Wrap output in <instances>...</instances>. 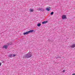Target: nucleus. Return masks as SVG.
Returning a JSON list of instances; mask_svg holds the SVG:
<instances>
[{"instance_id": "1", "label": "nucleus", "mask_w": 75, "mask_h": 75, "mask_svg": "<svg viewBox=\"0 0 75 75\" xmlns=\"http://www.w3.org/2000/svg\"><path fill=\"white\" fill-rule=\"evenodd\" d=\"M31 57H32V54L31 52L28 53L25 56V58H30Z\"/></svg>"}, {"instance_id": "17", "label": "nucleus", "mask_w": 75, "mask_h": 75, "mask_svg": "<svg viewBox=\"0 0 75 75\" xmlns=\"http://www.w3.org/2000/svg\"><path fill=\"white\" fill-rule=\"evenodd\" d=\"M72 75H75V73L73 74H72Z\"/></svg>"}, {"instance_id": "16", "label": "nucleus", "mask_w": 75, "mask_h": 75, "mask_svg": "<svg viewBox=\"0 0 75 75\" xmlns=\"http://www.w3.org/2000/svg\"><path fill=\"white\" fill-rule=\"evenodd\" d=\"M1 63H0V67L1 66Z\"/></svg>"}, {"instance_id": "6", "label": "nucleus", "mask_w": 75, "mask_h": 75, "mask_svg": "<svg viewBox=\"0 0 75 75\" xmlns=\"http://www.w3.org/2000/svg\"><path fill=\"white\" fill-rule=\"evenodd\" d=\"M29 34V33H28V32H27L24 33H23V34H24V35H27V34Z\"/></svg>"}, {"instance_id": "11", "label": "nucleus", "mask_w": 75, "mask_h": 75, "mask_svg": "<svg viewBox=\"0 0 75 75\" xmlns=\"http://www.w3.org/2000/svg\"><path fill=\"white\" fill-rule=\"evenodd\" d=\"M34 11V9H30V12H33V11Z\"/></svg>"}, {"instance_id": "4", "label": "nucleus", "mask_w": 75, "mask_h": 75, "mask_svg": "<svg viewBox=\"0 0 75 75\" xmlns=\"http://www.w3.org/2000/svg\"><path fill=\"white\" fill-rule=\"evenodd\" d=\"M8 47V46L7 45H4L3 46V48H5V49H7V48Z\"/></svg>"}, {"instance_id": "10", "label": "nucleus", "mask_w": 75, "mask_h": 75, "mask_svg": "<svg viewBox=\"0 0 75 75\" xmlns=\"http://www.w3.org/2000/svg\"><path fill=\"white\" fill-rule=\"evenodd\" d=\"M37 25L38 27H40L41 26V24L38 23Z\"/></svg>"}, {"instance_id": "3", "label": "nucleus", "mask_w": 75, "mask_h": 75, "mask_svg": "<svg viewBox=\"0 0 75 75\" xmlns=\"http://www.w3.org/2000/svg\"><path fill=\"white\" fill-rule=\"evenodd\" d=\"M69 48H70V47H71V48H75V44H73L72 45H71V46H69Z\"/></svg>"}, {"instance_id": "13", "label": "nucleus", "mask_w": 75, "mask_h": 75, "mask_svg": "<svg viewBox=\"0 0 75 75\" xmlns=\"http://www.w3.org/2000/svg\"><path fill=\"white\" fill-rule=\"evenodd\" d=\"M53 14H54V12H52L51 13V15H53Z\"/></svg>"}, {"instance_id": "14", "label": "nucleus", "mask_w": 75, "mask_h": 75, "mask_svg": "<svg viewBox=\"0 0 75 75\" xmlns=\"http://www.w3.org/2000/svg\"><path fill=\"white\" fill-rule=\"evenodd\" d=\"M65 70H64L62 71V72L64 73L65 72Z\"/></svg>"}, {"instance_id": "2", "label": "nucleus", "mask_w": 75, "mask_h": 75, "mask_svg": "<svg viewBox=\"0 0 75 75\" xmlns=\"http://www.w3.org/2000/svg\"><path fill=\"white\" fill-rule=\"evenodd\" d=\"M62 19H63V20H65V19H66V18H67V17H66V15H63L62 16Z\"/></svg>"}, {"instance_id": "8", "label": "nucleus", "mask_w": 75, "mask_h": 75, "mask_svg": "<svg viewBox=\"0 0 75 75\" xmlns=\"http://www.w3.org/2000/svg\"><path fill=\"white\" fill-rule=\"evenodd\" d=\"M13 55V54H10L8 56V57H9L10 58H11L12 57V55Z\"/></svg>"}, {"instance_id": "5", "label": "nucleus", "mask_w": 75, "mask_h": 75, "mask_svg": "<svg viewBox=\"0 0 75 75\" xmlns=\"http://www.w3.org/2000/svg\"><path fill=\"white\" fill-rule=\"evenodd\" d=\"M48 22V21H45L42 22V24H46V23H47Z\"/></svg>"}, {"instance_id": "9", "label": "nucleus", "mask_w": 75, "mask_h": 75, "mask_svg": "<svg viewBox=\"0 0 75 75\" xmlns=\"http://www.w3.org/2000/svg\"><path fill=\"white\" fill-rule=\"evenodd\" d=\"M39 10L40 11H44V9L42 8H40L39 9Z\"/></svg>"}, {"instance_id": "18", "label": "nucleus", "mask_w": 75, "mask_h": 75, "mask_svg": "<svg viewBox=\"0 0 75 75\" xmlns=\"http://www.w3.org/2000/svg\"><path fill=\"white\" fill-rule=\"evenodd\" d=\"M8 45H11V44H8Z\"/></svg>"}, {"instance_id": "15", "label": "nucleus", "mask_w": 75, "mask_h": 75, "mask_svg": "<svg viewBox=\"0 0 75 75\" xmlns=\"http://www.w3.org/2000/svg\"><path fill=\"white\" fill-rule=\"evenodd\" d=\"M16 54H13V57H15L16 56Z\"/></svg>"}, {"instance_id": "12", "label": "nucleus", "mask_w": 75, "mask_h": 75, "mask_svg": "<svg viewBox=\"0 0 75 75\" xmlns=\"http://www.w3.org/2000/svg\"><path fill=\"white\" fill-rule=\"evenodd\" d=\"M46 10H47V11H50V9L48 8H47Z\"/></svg>"}, {"instance_id": "7", "label": "nucleus", "mask_w": 75, "mask_h": 75, "mask_svg": "<svg viewBox=\"0 0 75 75\" xmlns=\"http://www.w3.org/2000/svg\"><path fill=\"white\" fill-rule=\"evenodd\" d=\"M34 31L33 30H30L29 31H28V33H32V32H33Z\"/></svg>"}]
</instances>
